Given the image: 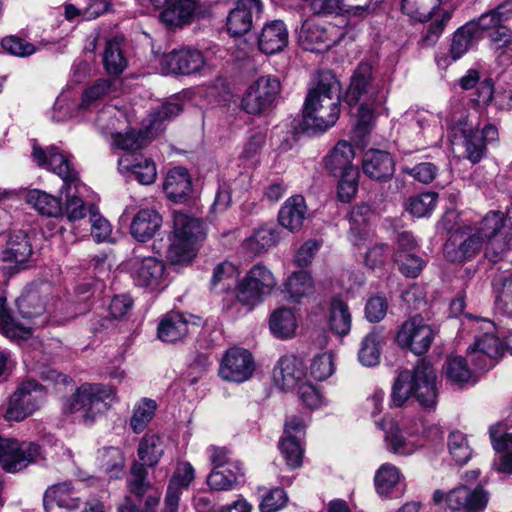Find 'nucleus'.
<instances>
[{"mask_svg": "<svg viewBox=\"0 0 512 512\" xmlns=\"http://www.w3.org/2000/svg\"><path fill=\"white\" fill-rule=\"evenodd\" d=\"M484 245L491 262H498L512 249V206L506 214L490 211L474 226L455 230L444 245V254L451 262H462L476 256Z\"/></svg>", "mask_w": 512, "mask_h": 512, "instance_id": "nucleus-1", "label": "nucleus"}, {"mask_svg": "<svg viewBox=\"0 0 512 512\" xmlns=\"http://www.w3.org/2000/svg\"><path fill=\"white\" fill-rule=\"evenodd\" d=\"M315 81L304 103L303 124L307 129L326 131L340 114L341 85L329 70L318 72Z\"/></svg>", "mask_w": 512, "mask_h": 512, "instance_id": "nucleus-2", "label": "nucleus"}, {"mask_svg": "<svg viewBox=\"0 0 512 512\" xmlns=\"http://www.w3.org/2000/svg\"><path fill=\"white\" fill-rule=\"evenodd\" d=\"M410 397H414L423 408L433 409L436 406L437 376L426 359L419 360L413 370L401 371L392 386V406L402 407Z\"/></svg>", "mask_w": 512, "mask_h": 512, "instance_id": "nucleus-3", "label": "nucleus"}, {"mask_svg": "<svg viewBox=\"0 0 512 512\" xmlns=\"http://www.w3.org/2000/svg\"><path fill=\"white\" fill-rule=\"evenodd\" d=\"M204 238V224L201 220L184 212L174 211L167 259L172 264L190 263L196 255L197 243Z\"/></svg>", "mask_w": 512, "mask_h": 512, "instance_id": "nucleus-4", "label": "nucleus"}, {"mask_svg": "<svg viewBox=\"0 0 512 512\" xmlns=\"http://www.w3.org/2000/svg\"><path fill=\"white\" fill-rule=\"evenodd\" d=\"M473 345L467 349V357L476 370L486 371L493 368L505 352V345L497 335L495 324L488 319H476Z\"/></svg>", "mask_w": 512, "mask_h": 512, "instance_id": "nucleus-5", "label": "nucleus"}, {"mask_svg": "<svg viewBox=\"0 0 512 512\" xmlns=\"http://www.w3.org/2000/svg\"><path fill=\"white\" fill-rule=\"evenodd\" d=\"M114 395L110 386L103 384H82L64 403L67 413H80L85 423H92L108 409L106 400Z\"/></svg>", "mask_w": 512, "mask_h": 512, "instance_id": "nucleus-6", "label": "nucleus"}, {"mask_svg": "<svg viewBox=\"0 0 512 512\" xmlns=\"http://www.w3.org/2000/svg\"><path fill=\"white\" fill-rule=\"evenodd\" d=\"M277 77L263 75L253 81L241 99V108L248 114L259 115L270 110L280 93Z\"/></svg>", "mask_w": 512, "mask_h": 512, "instance_id": "nucleus-7", "label": "nucleus"}, {"mask_svg": "<svg viewBox=\"0 0 512 512\" xmlns=\"http://www.w3.org/2000/svg\"><path fill=\"white\" fill-rule=\"evenodd\" d=\"M42 459L41 447L35 442L18 441L0 436V465L9 473L24 470Z\"/></svg>", "mask_w": 512, "mask_h": 512, "instance_id": "nucleus-8", "label": "nucleus"}, {"mask_svg": "<svg viewBox=\"0 0 512 512\" xmlns=\"http://www.w3.org/2000/svg\"><path fill=\"white\" fill-rule=\"evenodd\" d=\"M387 89L380 81L372 79V68L368 64H360L355 70L346 94L347 103L357 105L361 102L383 104L386 101Z\"/></svg>", "mask_w": 512, "mask_h": 512, "instance_id": "nucleus-9", "label": "nucleus"}, {"mask_svg": "<svg viewBox=\"0 0 512 512\" xmlns=\"http://www.w3.org/2000/svg\"><path fill=\"white\" fill-rule=\"evenodd\" d=\"M446 501L448 508L457 512H483L489 502V493L480 485L474 488L460 485L446 495L441 490L433 494L435 504Z\"/></svg>", "mask_w": 512, "mask_h": 512, "instance_id": "nucleus-10", "label": "nucleus"}, {"mask_svg": "<svg viewBox=\"0 0 512 512\" xmlns=\"http://www.w3.org/2000/svg\"><path fill=\"white\" fill-rule=\"evenodd\" d=\"M276 286L272 272L265 266L254 265L237 286V299L249 305L260 302Z\"/></svg>", "mask_w": 512, "mask_h": 512, "instance_id": "nucleus-11", "label": "nucleus"}, {"mask_svg": "<svg viewBox=\"0 0 512 512\" xmlns=\"http://www.w3.org/2000/svg\"><path fill=\"white\" fill-rule=\"evenodd\" d=\"M43 397L44 391L40 384L32 380L23 382L10 397L5 419L17 422L24 420L39 409Z\"/></svg>", "mask_w": 512, "mask_h": 512, "instance_id": "nucleus-12", "label": "nucleus"}, {"mask_svg": "<svg viewBox=\"0 0 512 512\" xmlns=\"http://www.w3.org/2000/svg\"><path fill=\"white\" fill-rule=\"evenodd\" d=\"M254 371L252 354L247 349L233 347L222 356L218 374L224 381L243 383L253 376Z\"/></svg>", "mask_w": 512, "mask_h": 512, "instance_id": "nucleus-13", "label": "nucleus"}, {"mask_svg": "<svg viewBox=\"0 0 512 512\" xmlns=\"http://www.w3.org/2000/svg\"><path fill=\"white\" fill-rule=\"evenodd\" d=\"M340 40L339 30L316 19H306L299 31V42L303 49L322 52Z\"/></svg>", "mask_w": 512, "mask_h": 512, "instance_id": "nucleus-14", "label": "nucleus"}, {"mask_svg": "<svg viewBox=\"0 0 512 512\" xmlns=\"http://www.w3.org/2000/svg\"><path fill=\"white\" fill-rule=\"evenodd\" d=\"M434 335L432 327L421 316H414L402 324L396 339L400 346L422 355L430 348Z\"/></svg>", "mask_w": 512, "mask_h": 512, "instance_id": "nucleus-15", "label": "nucleus"}, {"mask_svg": "<svg viewBox=\"0 0 512 512\" xmlns=\"http://www.w3.org/2000/svg\"><path fill=\"white\" fill-rule=\"evenodd\" d=\"M32 158L38 166L46 165L56 173L65 184L69 186L75 184V186H77V172L72 168L69 158L61 153L57 147L51 146L47 151H43L40 147L34 146Z\"/></svg>", "mask_w": 512, "mask_h": 512, "instance_id": "nucleus-16", "label": "nucleus"}, {"mask_svg": "<svg viewBox=\"0 0 512 512\" xmlns=\"http://www.w3.org/2000/svg\"><path fill=\"white\" fill-rule=\"evenodd\" d=\"M206 64L201 51L190 48L173 50L163 55L161 65L173 74L189 75L200 71Z\"/></svg>", "mask_w": 512, "mask_h": 512, "instance_id": "nucleus-17", "label": "nucleus"}, {"mask_svg": "<svg viewBox=\"0 0 512 512\" xmlns=\"http://www.w3.org/2000/svg\"><path fill=\"white\" fill-rule=\"evenodd\" d=\"M262 12L260 0H238L227 17V30L232 36H241L250 31L253 15Z\"/></svg>", "mask_w": 512, "mask_h": 512, "instance_id": "nucleus-18", "label": "nucleus"}, {"mask_svg": "<svg viewBox=\"0 0 512 512\" xmlns=\"http://www.w3.org/2000/svg\"><path fill=\"white\" fill-rule=\"evenodd\" d=\"M306 376V367L302 359L294 355L282 356L274 370V379L283 390H292Z\"/></svg>", "mask_w": 512, "mask_h": 512, "instance_id": "nucleus-19", "label": "nucleus"}, {"mask_svg": "<svg viewBox=\"0 0 512 512\" xmlns=\"http://www.w3.org/2000/svg\"><path fill=\"white\" fill-rule=\"evenodd\" d=\"M362 170L370 179L384 182L394 175L395 163L388 152L370 149L363 156Z\"/></svg>", "mask_w": 512, "mask_h": 512, "instance_id": "nucleus-20", "label": "nucleus"}, {"mask_svg": "<svg viewBox=\"0 0 512 512\" xmlns=\"http://www.w3.org/2000/svg\"><path fill=\"white\" fill-rule=\"evenodd\" d=\"M192 319V316H186L180 312L167 313L158 325V338L169 343L182 340L196 325Z\"/></svg>", "mask_w": 512, "mask_h": 512, "instance_id": "nucleus-21", "label": "nucleus"}, {"mask_svg": "<svg viewBox=\"0 0 512 512\" xmlns=\"http://www.w3.org/2000/svg\"><path fill=\"white\" fill-rule=\"evenodd\" d=\"M162 226V217L155 209L139 210L132 219L130 233L139 242H147Z\"/></svg>", "mask_w": 512, "mask_h": 512, "instance_id": "nucleus-22", "label": "nucleus"}, {"mask_svg": "<svg viewBox=\"0 0 512 512\" xmlns=\"http://www.w3.org/2000/svg\"><path fill=\"white\" fill-rule=\"evenodd\" d=\"M310 9L317 15L338 14L345 10L359 16L372 10L368 0H310Z\"/></svg>", "mask_w": 512, "mask_h": 512, "instance_id": "nucleus-23", "label": "nucleus"}, {"mask_svg": "<svg viewBox=\"0 0 512 512\" xmlns=\"http://www.w3.org/2000/svg\"><path fill=\"white\" fill-rule=\"evenodd\" d=\"M459 85L464 90L476 88L472 102L479 107L488 106L494 97V83L491 78L486 77L480 81V73L476 69H469L459 79Z\"/></svg>", "mask_w": 512, "mask_h": 512, "instance_id": "nucleus-24", "label": "nucleus"}, {"mask_svg": "<svg viewBox=\"0 0 512 512\" xmlns=\"http://www.w3.org/2000/svg\"><path fill=\"white\" fill-rule=\"evenodd\" d=\"M163 190L167 198L173 202H183L192 193V181L186 168L175 167L168 171Z\"/></svg>", "mask_w": 512, "mask_h": 512, "instance_id": "nucleus-25", "label": "nucleus"}, {"mask_svg": "<svg viewBox=\"0 0 512 512\" xmlns=\"http://www.w3.org/2000/svg\"><path fill=\"white\" fill-rule=\"evenodd\" d=\"M493 448L497 452H504L496 465L497 471L512 474V433L502 423L494 424L489 429Z\"/></svg>", "mask_w": 512, "mask_h": 512, "instance_id": "nucleus-26", "label": "nucleus"}, {"mask_svg": "<svg viewBox=\"0 0 512 512\" xmlns=\"http://www.w3.org/2000/svg\"><path fill=\"white\" fill-rule=\"evenodd\" d=\"M200 15V10L195 0H173L160 13V19L168 26H182L192 22Z\"/></svg>", "mask_w": 512, "mask_h": 512, "instance_id": "nucleus-27", "label": "nucleus"}, {"mask_svg": "<svg viewBox=\"0 0 512 512\" xmlns=\"http://www.w3.org/2000/svg\"><path fill=\"white\" fill-rule=\"evenodd\" d=\"M260 50L265 54L282 51L288 44V30L281 20H274L262 28L258 39Z\"/></svg>", "mask_w": 512, "mask_h": 512, "instance_id": "nucleus-28", "label": "nucleus"}, {"mask_svg": "<svg viewBox=\"0 0 512 512\" xmlns=\"http://www.w3.org/2000/svg\"><path fill=\"white\" fill-rule=\"evenodd\" d=\"M307 215L305 200L300 195L288 198L281 207L278 220L281 226L291 232L299 231Z\"/></svg>", "mask_w": 512, "mask_h": 512, "instance_id": "nucleus-29", "label": "nucleus"}, {"mask_svg": "<svg viewBox=\"0 0 512 512\" xmlns=\"http://www.w3.org/2000/svg\"><path fill=\"white\" fill-rule=\"evenodd\" d=\"M118 168L120 172H131L135 179L143 185L154 183L157 177L156 165L148 158L132 159L131 155H124L118 161Z\"/></svg>", "mask_w": 512, "mask_h": 512, "instance_id": "nucleus-30", "label": "nucleus"}, {"mask_svg": "<svg viewBox=\"0 0 512 512\" xmlns=\"http://www.w3.org/2000/svg\"><path fill=\"white\" fill-rule=\"evenodd\" d=\"M354 157L353 146L346 140H340L325 157V167L331 174L338 176V174L346 173L352 169H358L352 164Z\"/></svg>", "mask_w": 512, "mask_h": 512, "instance_id": "nucleus-31", "label": "nucleus"}, {"mask_svg": "<svg viewBox=\"0 0 512 512\" xmlns=\"http://www.w3.org/2000/svg\"><path fill=\"white\" fill-rule=\"evenodd\" d=\"M32 245L28 236L23 231H14L9 235L6 247L3 251V259L6 262L24 264L32 256Z\"/></svg>", "mask_w": 512, "mask_h": 512, "instance_id": "nucleus-32", "label": "nucleus"}, {"mask_svg": "<svg viewBox=\"0 0 512 512\" xmlns=\"http://www.w3.org/2000/svg\"><path fill=\"white\" fill-rule=\"evenodd\" d=\"M164 264L154 257H146L134 266V278L139 286L156 287L164 273Z\"/></svg>", "mask_w": 512, "mask_h": 512, "instance_id": "nucleus-33", "label": "nucleus"}, {"mask_svg": "<svg viewBox=\"0 0 512 512\" xmlns=\"http://www.w3.org/2000/svg\"><path fill=\"white\" fill-rule=\"evenodd\" d=\"M25 201L41 215L58 217L63 214L61 200L45 191L32 189L27 192Z\"/></svg>", "mask_w": 512, "mask_h": 512, "instance_id": "nucleus-34", "label": "nucleus"}, {"mask_svg": "<svg viewBox=\"0 0 512 512\" xmlns=\"http://www.w3.org/2000/svg\"><path fill=\"white\" fill-rule=\"evenodd\" d=\"M512 16V0L497 6L495 9L488 13L482 14L477 20L469 21L475 25V34L480 35L482 31H486L489 34L492 30L498 27L500 24L509 20Z\"/></svg>", "mask_w": 512, "mask_h": 512, "instance_id": "nucleus-35", "label": "nucleus"}, {"mask_svg": "<svg viewBox=\"0 0 512 512\" xmlns=\"http://www.w3.org/2000/svg\"><path fill=\"white\" fill-rule=\"evenodd\" d=\"M165 444L157 434H145L139 442L137 453L142 464L156 465L164 454Z\"/></svg>", "mask_w": 512, "mask_h": 512, "instance_id": "nucleus-36", "label": "nucleus"}, {"mask_svg": "<svg viewBox=\"0 0 512 512\" xmlns=\"http://www.w3.org/2000/svg\"><path fill=\"white\" fill-rule=\"evenodd\" d=\"M495 292V307L500 312L512 316V274L500 273L492 281Z\"/></svg>", "mask_w": 512, "mask_h": 512, "instance_id": "nucleus-37", "label": "nucleus"}, {"mask_svg": "<svg viewBox=\"0 0 512 512\" xmlns=\"http://www.w3.org/2000/svg\"><path fill=\"white\" fill-rule=\"evenodd\" d=\"M269 327L272 334L277 338L286 339L292 337L297 327L293 311L289 308L275 310L270 316Z\"/></svg>", "mask_w": 512, "mask_h": 512, "instance_id": "nucleus-38", "label": "nucleus"}, {"mask_svg": "<svg viewBox=\"0 0 512 512\" xmlns=\"http://www.w3.org/2000/svg\"><path fill=\"white\" fill-rule=\"evenodd\" d=\"M182 111V105L176 101L161 104L149 115V123L146 126L147 134L150 136L158 134L163 130V126L166 121H170L174 117L178 116Z\"/></svg>", "mask_w": 512, "mask_h": 512, "instance_id": "nucleus-39", "label": "nucleus"}, {"mask_svg": "<svg viewBox=\"0 0 512 512\" xmlns=\"http://www.w3.org/2000/svg\"><path fill=\"white\" fill-rule=\"evenodd\" d=\"M384 338L380 332L372 331L367 334L361 342L358 352L360 363L367 367H372L380 362L381 346Z\"/></svg>", "mask_w": 512, "mask_h": 512, "instance_id": "nucleus-40", "label": "nucleus"}, {"mask_svg": "<svg viewBox=\"0 0 512 512\" xmlns=\"http://www.w3.org/2000/svg\"><path fill=\"white\" fill-rule=\"evenodd\" d=\"M44 502H55L61 508L72 510L79 506L80 498L71 484L64 482L49 487L44 494Z\"/></svg>", "mask_w": 512, "mask_h": 512, "instance_id": "nucleus-41", "label": "nucleus"}, {"mask_svg": "<svg viewBox=\"0 0 512 512\" xmlns=\"http://www.w3.org/2000/svg\"><path fill=\"white\" fill-rule=\"evenodd\" d=\"M474 27V24L466 23L453 34L448 52L449 57L453 61L460 59L471 48L475 39L478 37L475 34Z\"/></svg>", "mask_w": 512, "mask_h": 512, "instance_id": "nucleus-42", "label": "nucleus"}, {"mask_svg": "<svg viewBox=\"0 0 512 512\" xmlns=\"http://www.w3.org/2000/svg\"><path fill=\"white\" fill-rule=\"evenodd\" d=\"M378 425L381 429L385 430L386 445L394 454L407 456L411 455L416 450V446L412 442L406 441L403 438L400 429L391 421L387 423L381 421Z\"/></svg>", "mask_w": 512, "mask_h": 512, "instance_id": "nucleus-43", "label": "nucleus"}, {"mask_svg": "<svg viewBox=\"0 0 512 512\" xmlns=\"http://www.w3.org/2000/svg\"><path fill=\"white\" fill-rule=\"evenodd\" d=\"M352 317L348 305L339 298H334L330 307L329 324L333 332L346 335L351 329Z\"/></svg>", "mask_w": 512, "mask_h": 512, "instance_id": "nucleus-44", "label": "nucleus"}, {"mask_svg": "<svg viewBox=\"0 0 512 512\" xmlns=\"http://www.w3.org/2000/svg\"><path fill=\"white\" fill-rule=\"evenodd\" d=\"M0 331L10 339H25L32 333L31 326L18 323L8 312L5 299L0 296Z\"/></svg>", "mask_w": 512, "mask_h": 512, "instance_id": "nucleus-45", "label": "nucleus"}, {"mask_svg": "<svg viewBox=\"0 0 512 512\" xmlns=\"http://www.w3.org/2000/svg\"><path fill=\"white\" fill-rule=\"evenodd\" d=\"M103 64L109 74L119 75L127 66L123 55L121 41L118 38L107 41L103 54Z\"/></svg>", "mask_w": 512, "mask_h": 512, "instance_id": "nucleus-46", "label": "nucleus"}, {"mask_svg": "<svg viewBox=\"0 0 512 512\" xmlns=\"http://www.w3.org/2000/svg\"><path fill=\"white\" fill-rule=\"evenodd\" d=\"M278 241L279 235L276 230L263 227L256 230L253 235L247 238L243 245L247 251L259 254L275 246Z\"/></svg>", "mask_w": 512, "mask_h": 512, "instance_id": "nucleus-47", "label": "nucleus"}, {"mask_svg": "<svg viewBox=\"0 0 512 512\" xmlns=\"http://www.w3.org/2000/svg\"><path fill=\"white\" fill-rule=\"evenodd\" d=\"M313 290V280L307 271H298L292 273L286 283L285 292L293 301L310 294Z\"/></svg>", "mask_w": 512, "mask_h": 512, "instance_id": "nucleus-48", "label": "nucleus"}, {"mask_svg": "<svg viewBox=\"0 0 512 512\" xmlns=\"http://www.w3.org/2000/svg\"><path fill=\"white\" fill-rule=\"evenodd\" d=\"M358 105L353 134L354 138L358 139L359 143H363L374 120L373 107L380 106L381 104L361 102L358 103Z\"/></svg>", "mask_w": 512, "mask_h": 512, "instance_id": "nucleus-49", "label": "nucleus"}, {"mask_svg": "<svg viewBox=\"0 0 512 512\" xmlns=\"http://www.w3.org/2000/svg\"><path fill=\"white\" fill-rule=\"evenodd\" d=\"M401 474L399 469L389 463L380 466L375 475V486L377 492L382 496L390 494L392 489L399 484Z\"/></svg>", "mask_w": 512, "mask_h": 512, "instance_id": "nucleus-50", "label": "nucleus"}, {"mask_svg": "<svg viewBox=\"0 0 512 512\" xmlns=\"http://www.w3.org/2000/svg\"><path fill=\"white\" fill-rule=\"evenodd\" d=\"M440 0H402L401 10L413 20L424 22L439 5Z\"/></svg>", "mask_w": 512, "mask_h": 512, "instance_id": "nucleus-51", "label": "nucleus"}, {"mask_svg": "<svg viewBox=\"0 0 512 512\" xmlns=\"http://www.w3.org/2000/svg\"><path fill=\"white\" fill-rule=\"evenodd\" d=\"M438 194L426 192L412 196L406 203V209L416 217H425L431 214L437 205Z\"/></svg>", "mask_w": 512, "mask_h": 512, "instance_id": "nucleus-52", "label": "nucleus"}, {"mask_svg": "<svg viewBox=\"0 0 512 512\" xmlns=\"http://www.w3.org/2000/svg\"><path fill=\"white\" fill-rule=\"evenodd\" d=\"M156 408V402L148 398H143L136 404L130 420V426L135 433H140L146 428L147 424L152 420Z\"/></svg>", "mask_w": 512, "mask_h": 512, "instance_id": "nucleus-53", "label": "nucleus"}, {"mask_svg": "<svg viewBox=\"0 0 512 512\" xmlns=\"http://www.w3.org/2000/svg\"><path fill=\"white\" fill-rule=\"evenodd\" d=\"M17 306L22 317L29 320H36L45 313V305L35 293H28L17 300ZM43 321H34L33 325H41Z\"/></svg>", "mask_w": 512, "mask_h": 512, "instance_id": "nucleus-54", "label": "nucleus"}, {"mask_svg": "<svg viewBox=\"0 0 512 512\" xmlns=\"http://www.w3.org/2000/svg\"><path fill=\"white\" fill-rule=\"evenodd\" d=\"M393 260L399 271L406 277L416 278L421 273L425 262L415 253H404L401 250L393 253Z\"/></svg>", "mask_w": 512, "mask_h": 512, "instance_id": "nucleus-55", "label": "nucleus"}, {"mask_svg": "<svg viewBox=\"0 0 512 512\" xmlns=\"http://www.w3.org/2000/svg\"><path fill=\"white\" fill-rule=\"evenodd\" d=\"M446 378L454 384H463L471 379L472 373L464 358L450 357L443 367Z\"/></svg>", "mask_w": 512, "mask_h": 512, "instance_id": "nucleus-56", "label": "nucleus"}, {"mask_svg": "<svg viewBox=\"0 0 512 512\" xmlns=\"http://www.w3.org/2000/svg\"><path fill=\"white\" fill-rule=\"evenodd\" d=\"M448 451L455 462L460 465L467 463L472 455L466 435L459 431H454L449 435Z\"/></svg>", "mask_w": 512, "mask_h": 512, "instance_id": "nucleus-57", "label": "nucleus"}, {"mask_svg": "<svg viewBox=\"0 0 512 512\" xmlns=\"http://www.w3.org/2000/svg\"><path fill=\"white\" fill-rule=\"evenodd\" d=\"M281 453L291 468H297L302 464L303 450L300 439L296 436H283L279 442Z\"/></svg>", "mask_w": 512, "mask_h": 512, "instance_id": "nucleus-58", "label": "nucleus"}, {"mask_svg": "<svg viewBox=\"0 0 512 512\" xmlns=\"http://www.w3.org/2000/svg\"><path fill=\"white\" fill-rule=\"evenodd\" d=\"M113 83L108 79H99L93 85L86 88L82 93L81 108H88L96 101L109 95L113 90Z\"/></svg>", "mask_w": 512, "mask_h": 512, "instance_id": "nucleus-59", "label": "nucleus"}, {"mask_svg": "<svg viewBox=\"0 0 512 512\" xmlns=\"http://www.w3.org/2000/svg\"><path fill=\"white\" fill-rule=\"evenodd\" d=\"M338 197L340 201L348 203L352 200L358 190L359 170L352 169L346 173L338 174Z\"/></svg>", "mask_w": 512, "mask_h": 512, "instance_id": "nucleus-60", "label": "nucleus"}, {"mask_svg": "<svg viewBox=\"0 0 512 512\" xmlns=\"http://www.w3.org/2000/svg\"><path fill=\"white\" fill-rule=\"evenodd\" d=\"M333 372V355L330 352L318 354L313 358L310 365V373L316 380H326Z\"/></svg>", "mask_w": 512, "mask_h": 512, "instance_id": "nucleus-61", "label": "nucleus"}, {"mask_svg": "<svg viewBox=\"0 0 512 512\" xmlns=\"http://www.w3.org/2000/svg\"><path fill=\"white\" fill-rule=\"evenodd\" d=\"M144 466L142 463H134L128 480L130 493L136 500L141 498L149 488L148 483L145 482L147 472Z\"/></svg>", "mask_w": 512, "mask_h": 512, "instance_id": "nucleus-62", "label": "nucleus"}, {"mask_svg": "<svg viewBox=\"0 0 512 512\" xmlns=\"http://www.w3.org/2000/svg\"><path fill=\"white\" fill-rule=\"evenodd\" d=\"M90 222H91V236L96 242L106 241L111 234L110 223L103 218L97 211L95 206L89 208Z\"/></svg>", "mask_w": 512, "mask_h": 512, "instance_id": "nucleus-63", "label": "nucleus"}, {"mask_svg": "<svg viewBox=\"0 0 512 512\" xmlns=\"http://www.w3.org/2000/svg\"><path fill=\"white\" fill-rule=\"evenodd\" d=\"M113 145L124 151H137L143 147L142 133L130 130L126 133L117 132L113 135Z\"/></svg>", "mask_w": 512, "mask_h": 512, "instance_id": "nucleus-64", "label": "nucleus"}]
</instances>
